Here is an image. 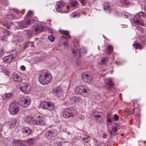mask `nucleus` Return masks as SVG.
<instances>
[{
    "label": "nucleus",
    "mask_w": 146,
    "mask_h": 146,
    "mask_svg": "<svg viewBox=\"0 0 146 146\" xmlns=\"http://www.w3.org/2000/svg\"><path fill=\"white\" fill-rule=\"evenodd\" d=\"M27 47V46H24V49H25Z\"/></svg>",
    "instance_id": "nucleus-57"
},
{
    "label": "nucleus",
    "mask_w": 146,
    "mask_h": 146,
    "mask_svg": "<svg viewBox=\"0 0 146 146\" xmlns=\"http://www.w3.org/2000/svg\"><path fill=\"white\" fill-rule=\"evenodd\" d=\"M13 11L16 13H18L19 12V10L16 9H13Z\"/></svg>",
    "instance_id": "nucleus-52"
},
{
    "label": "nucleus",
    "mask_w": 146,
    "mask_h": 146,
    "mask_svg": "<svg viewBox=\"0 0 146 146\" xmlns=\"http://www.w3.org/2000/svg\"><path fill=\"white\" fill-rule=\"evenodd\" d=\"M136 17L142 19L143 18H146V15L143 12H140L137 14Z\"/></svg>",
    "instance_id": "nucleus-25"
},
{
    "label": "nucleus",
    "mask_w": 146,
    "mask_h": 146,
    "mask_svg": "<svg viewBox=\"0 0 146 146\" xmlns=\"http://www.w3.org/2000/svg\"><path fill=\"white\" fill-rule=\"evenodd\" d=\"M33 12L31 11H29L28 13V14L29 16H31V15H33Z\"/></svg>",
    "instance_id": "nucleus-51"
},
{
    "label": "nucleus",
    "mask_w": 146,
    "mask_h": 146,
    "mask_svg": "<svg viewBox=\"0 0 146 146\" xmlns=\"http://www.w3.org/2000/svg\"><path fill=\"white\" fill-rule=\"evenodd\" d=\"M68 109L71 117L78 114V112L74 107H72Z\"/></svg>",
    "instance_id": "nucleus-15"
},
{
    "label": "nucleus",
    "mask_w": 146,
    "mask_h": 146,
    "mask_svg": "<svg viewBox=\"0 0 146 146\" xmlns=\"http://www.w3.org/2000/svg\"><path fill=\"white\" fill-rule=\"evenodd\" d=\"M21 69H22L23 70H25L26 68L24 66H21Z\"/></svg>",
    "instance_id": "nucleus-54"
},
{
    "label": "nucleus",
    "mask_w": 146,
    "mask_h": 146,
    "mask_svg": "<svg viewBox=\"0 0 146 146\" xmlns=\"http://www.w3.org/2000/svg\"><path fill=\"white\" fill-rule=\"evenodd\" d=\"M19 102L22 107L26 108L30 104L31 101L29 97H22L19 99Z\"/></svg>",
    "instance_id": "nucleus-6"
},
{
    "label": "nucleus",
    "mask_w": 146,
    "mask_h": 146,
    "mask_svg": "<svg viewBox=\"0 0 146 146\" xmlns=\"http://www.w3.org/2000/svg\"><path fill=\"white\" fill-rule=\"evenodd\" d=\"M114 118L115 120H117L119 119V116L116 114L114 115Z\"/></svg>",
    "instance_id": "nucleus-50"
},
{
    "label": "nucleus",
    "mask_w": 146,
    "mask_h": 146,
    "mask_svg": "<svg viewBox=\"0 0 146 146\" xmlns=\"http://www.w3.org/2000/svg\"><path fill=\"white\" fill-rule=\"evenodd\" d=\"M104 9L106 11H108V12H109L111 10L110 4L108 3H105L104 6Z\"/></svg>",
    "instance_id": "nucleus-30"
},
{
    "label": "nucleus",
    "mask_w": 146,
    "mask_h": 146,
    "mask_svg": "<svg viewBox=\"0 0 146 146\" xmlns=\"http://www.w3.org/2000/svg\"><path fill=\"white\" fill-rule=\"evenodd\" d=\"M146 2V0H144Z\"/></svg>",
    "instance_id": "nucleus-62"
},
{
    "label": "nucleus",
    "mask_w": 146,
    "mask_h": 146,
    "mask_svg": "<svg viewBox=\"0 0 146 146\" xmlns=\"http://www.w3.org/2000/svg\"><path fill=\"white\" fill-rule=\"evenodd\" d=\"M61 34L64 35L66 36L65 38H69L70 37V35H69V32L66 31H61Z\"/></svg>",
    "instance_id": "nucleus-31"
},
{
    "label": "nucleus",
    "mask_w": 146,
    "mask_h": 146,
    "mask_svg": "<svg viewBox=\"0 0 146 146\" xmlns=\"http://www.w3.org/2000/svg\"><path fill=\"white\" fill-rule=\"evenodd\" d=\"M13 79L15 82L17 83L21 82L23 80L22 77L18 74L14 75L13 77Z\"/></svg>",
    "instance_id": "nucleus-20"
},
{
    "label": "nucleus",
    "mask_w": 146,
    "mask_h": 146,
    "mask_svg": "<svg viewBox=\"0 0 146 146\" xmlns=\"http://www.w3.org/2000/svg\"><path fill=\"white\" fill-rule=\"evenodd\" d=\"M107 121L108 122V125H110L112 123V121L111 119H108L107 120Z\"/></svg>",
    "instance_id": "nucleus-48"
},
{
    "label": "nucleus",
    "mask_w": 146,
    "mask_h": 146,
    "mask_svg": "<svg viewBox=\"0 0 146 146\" xmlns=\"http://www.w3.org/2000/svg\"><path fill=\"white\" fill-rule=\"evenodd\" d=\"M137 18V20H135V18L133 19L134 21L136 24L141 26L144 25L143 23L139 20V18Z\"/></svg>",
    "instance_id": "nucleus-27"
},
{
    "label": "nucleus",
    "mask_w": 146,
    "mask_h": 146,
    "mask_svg": "<svg viewBox=\"0 0 146 146\" xmlns=\"http://www.w3.org/2000/svg\"><path fill=\"white\" fill-rule=\"evenodd\" d=\"M11 15L14 18V19H15V18H14V15L13 14H11Z\"/></svg>",
    "instance_id": "nucleus-58"
},
{
    "label": "nucleus",
    "mask_w": 146,
    "mask_h": 146,
    "mask_svg": "<svg viewBox=\"0 0 146 146\" xmlns=\"http://www.w3.org/2000/svg\"><path fill=\"white\" fill-rule=\"evenodd\" d=\"M36 139L35 137L30 138L27 140V143L29 145H32L35 143Z\"/></svg>",
    "instance_id": "nucleus-29"
},
{
    "label": "nucleus",
    "mask_w": 146,
    "mask_h": 146,
    "mask_svg": "<svg viewBox=\"0 0 146 146\" xmlns=\"http://www.w3.org/2000/svg\"><path fill=\"white\" fill-rule=\"evenodd\" d=\"M48 39L51 42H53L54 40L55 37L52 35H50L48 37Z\"/></svg>",
    "instance_id": "nucleus-42"
},
{
    "label": "nucleus",
    "mask_w": 146,
    "mask_h": 146,
    "mask_svg": "<svg viewBox=\"0 0 146 146\" xmlns=\"http://www.w3.org/2000/svg\"><path fill=\"white\" fill-rule=\"evenodd\" d=\"M7 33L8 34V35L3 36L1 38V40L3 42L7 41V38L8 36H9V35H10L11 33L9 31H8L7 32Z\"/></svg>",
    "instance_id": "nucleus-26"
},
{
    "label": "nucleus",
    "mask_w": 146,
    "mask_h": 146,
    "mask_svg": "<svg viewBox=\"0 0 146 146\" xmlns=\"http://www.w3.org/2000/svg\"><path fill=\"white\" fill-rule=\"evenodd\" d=\"M108 58L107 57L103 58L101 60V63L102 64H106L108 61Z\"/></svg>",
    "instance_id": "nucleus-36"
},
{
    "label": "nucleus",
    "mask_w": 146,
    "mask_h": 146,
    "mask_svg": "<svg viewBox=\"0 0 146 146\" xmlns=\"http://www.w3.org/2000/svg\"><path fill=\"white\" fill-rule=\"evenodd\" d=\"M14 40L13 41V42H17L19 40H20V39L18 38L17 36H14L13 37Z\"/></svg>",
    "instance_id": "nucleus-44"
},
{
    "label": "nucleus",
    "mask_w": 146,
    "mask_h": 146,
    "mask_svg": "<svg viewBox=\"0 0 146 146\" xmlns=\"http://www.w3.org/2000/svg\"><path fill=\"white\" fill-rule=\"evenodd\" d=\"M80 14L78 13H77L76 12H74L72 13V14L71 15V17H79L80 16Z\"/></svg>",
    "instance_id": "nucleus-40"
},
{
    "label": "nucleus",
    "mask_w": 146,
    "mask_h": 146,
    "mask_svg": "<svg viewBox=\"0 0 146 146\" xmlns=\"http://www.w3.org/2000/svg\"><path fill=\"white\" fill-rule=\"evenodd\" d=\"M12 143L13 145H15L17 146H25L23 144V141L21 140L13 139L12 141Z\"/></svg>",
    "instance_id": "nucleus-17"
},
{
    "label": "nucleus",
    "mask_w": 146,
    "mask_h": 146,
    "mask_svg": "<svg viewBox=\"0 0 146 146\" xmlns=\"http://www.w3.org/2000/svg\"><path fill=\"white\" fill-rule=\"evenodd\" d=\"M6 27L7 28V29H11L10 27L8 25L6 26Z\"/></svg>",
    "instance_id": "nucleus-55"
},
{
    "label": "nucleus",
    "mask_w": 146,
    "mask_h": 146,
    "mask_svg": "<svg viewBox=\"0 0 146 146\" xmlns=\"http://www.w3.org/2000/svg\"><path fill=\"white\" fill-rule=\"evenodd\" d=\"M25 22L22 21L19 22L18 25L19 29H22L23 28H26L27 26L30 25V23L29 19H27L25 20Z\"/></svg>",
    "instance_id": "nucleus-11"
},
{
    "label": "nucleus",
    "mask_w": 146,
    "mask_h": 146,
    "mask_svg": "<svg viewBox=\"0 0 146 146\" xmlns=\"http://www.w3.org/2000/svg\"><path fill=\"white\" fill-rule=\"evenodd\" d=\"M56 134V132L55 130L51 129L47 131L45 133V136L48 139H50L54 137Z\"/></svg>",
    "instance_id": "nucleus-12"
},
{
    "label": "nucleus",
    "mask_w": 146,
    "mask_h": 146,
    "mask_svg": "<svg viewBox=\"0 0 146 146\" xmlns=\"http://www.w3.org/2000/svg\"><path fill=\"white\" fill-rule=\"evenodd\" d=\"M13 96L11 93H5L3 95V97L5 99H7Z\"/></svg>",
    "instance_id": "nucleus-33"
},
{
    "label": "nucleus",
    "mask_w": 146,
    "mask_h": 146,
    "mask_svg": "<svg viewBox=\"0 0 146 146\" xmlns=\"http://www.w3.org/2000/svg\"><path fill=\"white\" fill-rule=\"evenodd\" d=\"M4 51V50H1V52L2 53H3V52Z\"/></svg>",
    "instance_id": "nucleus-61"
},
{
    "label": "nucleus",
    "mask_w": 146,
    "mask_h": 146,
    "mask_svg": "<svg viewBox=\"0 0 146 146\" xmlns=\"http://www.w3.org/2000/svg\"><path fill=\"white\" fill-rule=\"evenodd\" d=\"M108 52L107 53L108 54H111L113 51V48L112 46L109 45L107 47Z\"/></svg>",
    "instance_id": "nucleus-32"
},
{
    "label": "nucleus",
    "mask_w": 146,
    "mask_h": 146,
    "mask_svg": "<svg viewBox=\"0 0 146 146\" xmlns=\"http://www.w3.org/2000/svg\"><path fill=\"white\" fill-rule=\"evenodd\" d=\"M72 100L76 102H79L81 101V99L79 97L75 96L72 98Z\"/></svg>",
    "instance_id": "nucleus-35"
},
{
    "label": "nucleus",
    "mask_w": 146,
    "mask_h": 146,
    "mask_svg": "<svg viewBox=\"0 0 146 146\" xmlns=\"http://www.w3.org/2000/svg\"><path fill=\"white\" fill-rule=\"evenodd\" d=\"M14 58L13 56L11 55L5 56L2 58V60L6 63H10L12 61Z\"/></svg>",
    "instance_id": "nucleus-14"
},
{
    "label": "nucleus",
    "mask_w": 146,
    "mask_h": 146,
    "mask_svg": "<svg viewBox=\"0 0 146 146\" xmlns=\"http://www.w3.org/2000/svg\"><path fill=\"white\" fill-rule=\"evenodd\" d=\"M112 130L114 132V134L115 135H117L116 132L117 131L118 129L116 126L113 127H112Z\"/></svg>",
    "instance_id": "nucleus-43"
},
{
    "label": "nucleus",
    "mask_w": 146,
    "mask_h": 146,
    "mask_svg": "<svg viewBox=\"0 0 146 146\" xmlns=\"http://www.w3.org/2000/svg\"><path fill=\"white\" fill-rule=\"evenodd\" d=\"M63 45L65 47H66V46H68V43L66 40L65 41L63 42Z\"/></svg>",
    "instance_id": "nucleus-49"
},
{
    "label": "nucleus",
    "mask_w": 146,
    "mask_h": 146,
    "mask_svg": "<svg viewBox=\"0 0 146 146\" xmlns=\"http://www.w3.org/2000/svg\"><path fill=\"white\" fill-rule=\"evenodd\" d=\"M79 1L83 5H85L86 0H79Z\"/></svg>",
    "instance_id": "nucleus-45"
},
{
    "label": "nucleus",
    "mask_w": 146,
    "mask_h": 146,
    "mask_svg": "<svg viewBox=\"0 0 146 146\" xmlns=\"http://www.w3.org/2000/svg\"><path fill=\"white\" fill-rule=\"evenodd\" d=\"M40 106L43 109H47L51 111L55 108V106L54 104L51 102H49L44 101L41 103Z\"/></svg>",
    "instance_id": "nucleus-4"
},
{
    "label": "nucleus",
    "mask_w": 146,
    "mask_h": 146,
    "mask_svg": "<svg viewBox=\"0 0 146 146\" xmlns=\"http://www.w3.org/2000/svg\"><path fill=\"white\" fill-rule=\"evenodd\" d=\"M105 88L108 91L112 92L115 89L114 84L111 79L110 78L108 80Z\"/></svg>",
    "instance_id": "nucleus-8"
},
{
    "label": "nucleus",
    "mask_w": 146,
    "mask_h": 146,
    "mask_svg": "<svg viewBox=\"0 0 146 146\" xmlns=\"http://www.w3.org/2000/svg\"><path fill=\"white\" fill-rule=\"evenodd\" d=\"M24 33L29 38H31L32 37L33 33L32 32V30L31 31L29 30H25L24 31Z\"/></svg>",
    "instance_id": "nucleus-24"
},
{
    "label": "nucleus",
    "mask_w": 146,
    "mask_h": 146,
    "mask_svg": "<svg viewBox=\"0 0 146 146\" xmlns=\"http://www.w3.org/2000/svg\"><path fill=\"white\" fill-rule=\"evenodd\" d=\"M37 119L39 125H46L45 119L44 117L39 116Z\"/></svg>",
    "instance_id": "nucleus-18"
},
{
    "label": "nucleus",
    "mask_w": 146,
    "mask_h": 146,
    "mask_svg": "<svg viewBox=\"0 0 146 146\" xmlns=\"http://www.w3.org/2000/svg\"><path fill=\"white\" fill-rule=\"evenodd\" d=\"M23 85L20 88L21 91L25 94H27L29 93L31 90L30 86L27 84H23Z\"/></svg>",
    "instance_id": "nucleus-13"
},
{
    "label": "nucleus",
    "mask_w": 146,
    "mask_h": 146,
    "mask_svg": "<svg viewBox=\"0 0 146 146\" xmlns=\"http://www.w3.org/2000/svg\"><path fill=\"white\" fill-rule=\"evenodd\" d=\"M103 36L105 38H106V39L107 40V38H106V37L105 36H104V35H103Z\"/></svg>",
    "instance_id": "nucleus-59"
},
{
    "label": "nucleus",
    "mask_w": 146,
    "mask_h": 146,
    "mask_svg": "<svg viewBox=\"0 0 146 146\" xmlns=\"http://www.w3.org/2000/svg\"><path fill=\"white\" fill-rule=\"evenodd\" d=\"M87 52V50L84 48H80L79 50V53L80 54H85Z\"/></svg>",
    "instance_id": "nucleus-37"
},
{
    "label": "nucleus",
    "mask_w": 146,
    "mask_h": 146,
    "mask_svg": "<svg viewBox=\"0 0 146 146\" xmlns=\"http://www.w3.org/2000/svg\"><path fill=\"white\" fill-rule=\"evenodd\" d=\"M89 136L88 135H86L84 137H83L82 141L83 142L85 143H88V138Z\"/></svg>",
    "instance_id": "nucleus-38"
},
{
    "label": "nucleus",
    "mask_w": 146,
    "mask_h": 146,
    "mask_svg": "<svg viewBox=\"0 0 146 146\" xmlns=\"http://www.w3.org/2000/svg\"><path fill=\"white\" fill-rule=\"evenodd\" d=\"M72 5L74 7V8H76L78 5V2L76 1L73 0L71 1Z\"/></svg>",
    "instance_id": "nucleus-34"
},
{
    "label": "nucleus",
    "mask_w": 146,
    "mask_h": 146,
    "mask_svg": "<svg viewBox=\"0 0 146 146\" xmlns=\"http://www.w3.org/2000/svg\"><path fill=\"white\" fill-rule=\"evenodd\" d=\"M78 119L80 120H83L84 119V117L82 115H80L78 116Z\"/></svg>",
    "instance_id": "nucleus-47"
},
{
    "label": "nucleus",
    "mask_w": 146,
    "mask_h": 146,
    "mask_svg": "<svg viewBox=\"0 0 146 146\" xmlns=\"http://www.w3.org/2000/svg\"><path fill=\"white\" fill-rule=\"evenodd\" d=\"M133 46L136 49H139L141 50L143 48L142 45L137 42H136L133 44Z\"/></svg>",
    "instance_id": "nucleus-28"
},
{
    "label": "nucleus",
    "mask_w": 146,
    "mask_h": 146,
    "mask_svg": "<svg viewBox=\"0 0 146 146\" xmlns=\"http://www.w3.org/2000/svg\"><path fill=\"white\" fill-rule=\"evenodd\" d=\"M109 133L111 135H115L114 134V132L113 131H110L109 132Z\"/></svg>",
    "instance_id": "nucleus-53"
},
{
    "label": "nucleus",
    "mask_w": 146,
    "mask_h": 146,
    "mask_svg": "<svg viewBox=\"0 0 146 146\" xmlns=\"http://www.w3.org/2000/svg\"><path fill=\"white\" fill-rule=\"evenodd\" d=\"M56 10L58 12L62 13H67L69 8V6L66 5L64 2H58L56 4Z\"/></svg>",
    "instance_id": "nucleus-2"
},
{
    "label": "nucleus",
    "mask_w": 146,
    "mask_h": 146,
    "mask_svg": "<svg viewBox=\"0 0 146 146\" xmlns=\"http://www.w3.org/2000/svg\"><path fill=\"white\" fill-rule=\"evenodd\" d=\"M22 131L24 133H26L28 135H30L31 134L32 130L29 127H26L23 129Z\"/></svg>",
    "instance_id": "nucleus-22"
},
{
    "label": "nucleus",
    "mask_w": 146,
    "mask_h": 146,
    "mask_svg": "<svg viewBox=\"0 0 146 146\" xmlns=\"http://www.w3.org/2000/svg\"><path fill=\"white\" fill-rule=\"evenodd\" d=\"M144 10L146 12V5H145L144 7Z\"/></svg>",
    "instance_id": "nucleus-56"
},
{
    "label": "nucleus",
    "mask_w": 146,
    "mask_h": 146,
    "mask_svg": "<svg viewBox=\"0 0 146 146\" xmlns=\"http://www.w3.org/2000/svg\"><path fill=\"white\" fill-rule=\"evenodd\" d=\"M43 27L41 25L33 27L32 28L33 33L36 35L42 32L43 31Z\"/></svg>",
    "instance_id": "nucleus-9"
},
{
    "label": "nucleus",
    "mask_w": 146,
    "mask_h": 146,
    "mask_svg": "<svg viewBox=\"0 0 146 146\" xmlns=\"http://www.w3.org/2000/svg\"><path fill=\"white\" fill-rule=\"evenodd\" d=\"M71 50L72 53L73 54L74 56H75L76 55V53L75 50L74 48L72 49Z\"/></svg>",
    "instance_id": "nucleus-46"
},
{
    "label": "nucleus",
    "mask_w": 146,
    "mask_h": 146,
    "mask_svg": "<svg viewBox=\"0 0 146 146\" xmlns=\"http://www.w3.org/2000/svg\"><path fill=\"white\" fill-rule=\"evenodd\" d=\"M69 113L68 109H66L63 112L62 115L63 117L66 118H68L71 117Z\"/></svg>",
    "instance_id": "nucleus-21"
},
{
    "label": "nucleus",
    "mask_w": 146,
    "mask_h": 146,
    "mask_svg": "<svg viewBox=\"0 0 146 146\" xmlns=\"http://www.w3.org/2000/svg\"><path fill=\"white\" fill-rule=\"evenodd\" d=\"M19 105L18 102H14L11 103L9 105V111L13 115H15L19 111Z\"/></svg>",
    "instance_id": "nucleus-3"
},
{
    "label": "nucleus",
    "mask_w": 146,
    "mask_h": 146,
    "mask_svg": "<svg viewBox=\"0 0 146 146\" xmlns=\"http://www.w3.org/2000/svg\"><path fill=\"white\" fill-rule=\"evenodd\" d=\"M103 115L104 114L98 111L94 112L92 115L94 120L99 123H102L104 122L103 117Z\"/></svg>",
    "instance_id": "nucleus-5"
},
{
    "label": "nucleus",
    "mask_w": 146,
    "mask_h": 146,
    "mask_svg": "<svg viewBox=\"0 0 146 146\" xmlns=\"http://www.w3.org/2000/svg\"><path fill=\"white\" fill-rule=\"evenodd\" d=\"M88 90V88L86 86H80L75 89V92L76 93L84 95L87 93Z\"/></svg>",
    "instance_id": "nucleus-7"
},
{
    "label": "nucleus",
    "mask_w": 146,
    "mask_h": 146,
    "mask_svg": "<svg viewBox=\"0 0 146 146\" xmlns=\"http://www.w3.org/2000/svg\"><path fill=\"white\" fill-rule=\"evenodd\" d=\"M52 79V76L48 71H43L39 75L38 79L39 82L43 85H46L51 82Z\"/></svg>",
    "instance_id": "nucleus-1"
},
{
    "label": "nucleus",
    "mask_w": 146,
    "mask_h": 146,
    "mask_svg": "<svg viewBox=\"0 0 146 146\" xmlns=\"http://www.w3.org/2000/svg\"><path fill=\"white\" fill-rule=\"evenodd\" d=\"M33 118L30 116H27L25 118L24 121L26 123L31 124Z\"/></svg>",
    "instance_id": "nucleus-23"
},
{
    "label": "nucleus",
    "mask_w": 146,
    "mask_h": 146,
    "mask_svg": "<svg viewBox=\"0 0 146 146\" xmlns=\"http://www.w3.org/2000/svg\"><path fill=\"white\" fill-rule=\"evenodd\" d=\"M121 3L124 5H127L129 4L127 0H120Z\"/></svg>",
    "instance_id": "nucleus-41"
},
{
    "label": "nucleus",
    "mask_w": 146,
    "mask_h": 146,
    "mask_svg": "<svg viewBox=\"0 0 146 146\" xmlns=\"http://www.w3.org/2000/svg\"><path fill=\"white\" fill-rule=\"evenodd\" d=\"M11 24L14 25V23H11Z\"/></svg>",
    "instance_id": "nucleus-60"
},
{
    "label": "nucleus",
    "mask_w": 146,
    "mask_h": 146,
    "mask_svg": "<svg viewBox=\"0 0 146 146\" xmlns=\"http://www.w3.org/2000/svg\"><path fill=\"white\" fill-rule=\"evenodd\" d=\"M82 76L83 80L85 82H90L93 80V77L91 74L84 73L82 74Z\"/></svg>",
    "instance_id": "nucleus-10"
},
{
    "label": "nucleus",
    "mask_w": 146,
    "mask_h": 146,
    "mask_svg": "<svg viewBox=\"0 0 146 146\" xmlns=\"http://www.w3.org/2000/svg\"><path fill=\"white\" fill-rule=\"evenodd\" d=\"M32 121V122L31 124H33V125H39L38 123V121L37 118L36 119H35L33 118Z\"/></svg>",
    "instance_id": "nucleus-39"
},
{
    "label": "nucleus",
    "mask_w": 146,
    "mask_h": 146,
    "mask_svg": "<svg viewBox=\"0 0 146 146\" xmlns=\"http://www.w3.org/2000/svg\"><path fill=\"white\" fill-rule=\"evenodd\" d=\"M62 88L58 86L53 89V92L56 94L59 97L62 93Z\"/></svg>",
    "instance_id": "nucleus-16"
},
{
    "label": "nucleus",
    "mask_w": 146,
    "mask_h": 146,
    "mask_svg": "<svg viewBox=\"0 0 146 146\" xmlns=\"http://www.w3.org/2000/svg\"><path fill=\"white\" fill-rule=\"evenodd\" d=\"M16 120L15 119L12 118L11 120L8 122V125H10L9 128L11 129L15 127L16 124Z\"/></svg>",
    "instance_id": "nucleus-19"
}]
</instances>
